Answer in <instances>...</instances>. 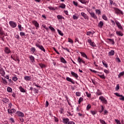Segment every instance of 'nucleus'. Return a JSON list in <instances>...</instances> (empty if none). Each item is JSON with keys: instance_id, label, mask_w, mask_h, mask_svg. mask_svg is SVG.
<instances>
[{"instance_id": "f257e3e1", "label": "nucleus", "mask_w": 124, "mask_h": 124, "mask_svg": "<svg viewBox=\"0 0 124 124\" xmlns=\"http://www.w3.org/2000/svg\"><path fill=\"white\" fill-rule=\"evenodd\" d=\"M9 24L10 27H11V28H12L13 29H15V28L17 27V23L13 21H9Z\"/></svg>"}, {"instance_id": "f03ea898", "label": "nucleus", "mask_w": 124, "mask_h": 124, "mask_svg": "<svg viewBox=\"0 0 124 124\" xmlns=\"http://www.w3.org/2000/svg\"><path fill=\"white\" fill-rule=\"evenodd\" d=\"M99 100L104 103V104H107V100L103 96H101L99 98Z\"/></svg>"}, {"instance_id": "7ed1b4c3", "label": "nucleus", "mask_w": 124, "mask_h": 124, "mask_svg": "<svg viewBox=\"0 0 124 124\" xmlns=\"http://www.w3.org/2000/svg\"><path fill=\"white\" fill-rule=\"evenodd\" d=\"M78 62L81 64V63H83V64H86V62L83 60V59L81 58V57H79L78 59Z\"/></svg>"}, {"instance_id": "20e7f679", "label": "nucleus", "mask_w": 124, "mask_h": 124, "mask_svg": "<svg viewBox=\"0 0 124 124\" xmlns=\"http://www.w3.org/2000/svg\"><path fill=\"white\" fill-rule=\"evenodd\" d=\"M88 12L89 14H90V16L92 18H93V19H97V16L95 15V14L93 12H90V11H88Z\"/></svg>"}, {"instance_id": "39448f33", "label": "nucleus", "mask_w": 124, "mask_h": 124, "mask_svg": "<svg viewBox=\"0 0 124 124\" xmlns=\"http://www.w3.org/2000/svg\"><path fill=\"white\" fill-rule=\"evenodd\" d=\"M114 9L116 14H122V15L124 14V13H123V11H122L121 10L117 8H114Z\"/></svg>"}, {"instance_id": "423d86ee", "label": "nucleus", "mask_w": 124, "mask_h": 124, "mask_svg": "<svg viewBox=\"0 0 124 124\" xmlns=\"http://www.w3.org/2000/svg\"><path fill=\"white\" fill-rule=\"evenodd\" d=\"M4 51V52L5 53V54H7V55H8V54H10V53H11V50H10V48H9L7 46L5 47Z\"/></svg>"}, {"instance_id": "0eeeda50", "label": "nucleus", "mask_w": 124, "mask_h": 124, "mask_svg": "<svg viewBox=\"0 0 124 124\" xmlns=\"http://www.w3.org/2000/svg\"><path fill=\"white\" fill-rule=\"evenodd\" d=\"M32 23L36 27V29L38 30V28H39V24L38 23V22H37V21H36V20H33L32 21Z\"/></svg>"}, {"instance_id": "6e6552de", "label": "nucleus", "mask_w": 124, "mask_h": 124, "mask_svg": "<svg viewBox=\"0 0 124 124\" xmlns=\"http://www.w3.org/2000/svg\"><path fill=\"white\" fill-rule=\"evenodd\" d=\"M71 74L73 77H74L76 79H78V77H79V76H78V74H76V73L71 71Z\"/></svg>"}, {"instance_id": "1a4fd4ad", "label": "nucleus", "mask_w": 124, "mask_h": 124, "mask_svg": "<svg viewBox=\"0 0 124 124\" xmlns=\"http://www.w3.org/2000/svg\"><path fill=\"white\" fill-rule=\"evenodd\" d=\"M66 81H68V82H70L72 84H75L74 80L69 77H67L66 78Z\"/></svg>"}, {"instance_id": "9d476101", "label": "nucleus", "mask_w": 124, "mask_h": 124, "mask_svg": "<svg viewBox=\"0 0 124 124\" xmlns=\"http://www.w3.org/2000/svg\"><path fill=\"white\" fill-rule=\"evenodd\" d=\"M62 122L64 124H68V123H69V119L67 118H63Z\"/></svg>"}, {"instance_id": "9b49d317", "label": "nucleus", "mask_w": 124, "mask_h": 124, "mask_svg": "<svg viewBox=\"0 0 124 124\" xmlns=\"http://www.w3.org/2000/svg\"><path fill=\"white\" fill-rule=\"evenodd\" d=\"M81 16H82V17H83L84 18V19L89 20V17H88V15H87V14H86L84 12H82L81 13Z\"/></svg>"}, {"instance_id": "f8f14e48", "label": "nucleus", "mask_w": 124, "mask_h": 124, "mask_svg": "<svg viewBox=\"0 0 124 124\" xmlns=\"http://www.w3.org/2000/svg\"><path fill=\"white\" fill-rule=\"evenodd\" d=\"M15 112H16V109L13 108L12 109H8V112L10 114H14V113H15Z\"/></svg>"}, {"instance_id": "ddd939ff", "label": "nucleus", "mask_w": 124, "mask_h": 124, "mask_svg": "<svg viewBox=\"0 0 124 124\" xmlns=\"http://www.w3.org/2000/svg\"><path fill=\"white\" fill-rule=\"evenodd\" d=\"M80 54H81V56L83 58H86L87 60H90V59L88 58V56H87V55L86 54V53H85V52H80Z\"/></svg>"}, {"instance_id": "4468645a", "label": "nucleus", "mask_w": 124, "mask_h": 124, "mask_svg": "<svg viewBox=\"0 0 124 124\" xmlns=\"http://www.w3.org/2000/svg\"><path fill=\"white\" fill-rule=\"evenodd\" d=\"M108 56H114L115 55V51L114 50H111L108 53Z\"/></svg>"}, {"instance_id": "2eb2a0df", "label": "nucleus", "mask_w": 124, "mask_h": 124, "mask_svg": "<svg viewBox=\"0 0 124 124\" xmlns=\"http://www.w3.org/2000/svg\"><path fill=\"white\" fill-rule=\"evenodd\" d=\"M16 114L18 116V117H24L25 114H24V113L21 112V111H17Z\"/></svg>"}, {"instance_id": "dca6fc26", "label": "nucleus", "mask_w": 124, "mask_h": 124, "mask_svg": "<svg viewBox=\"0 0 124 124\" xmlns=\"http://www.w3.org/2000/svg\"><path fill=\"white\" fill-rule=\"evenodd\" d=\"M31 79V76H25L24 77V79L25 80V81H30Z\"/></svg>"}, {"instance_id": "f3484780", "label": "nucleus", "mask_w": 124, "mask_h": 124, "mask_svg": "<svg viewBox=\"0 0 124 124\" xmlns=\"http://www.w3.org/2000/svg\"><path fill=\"white\" fill-rule=\"evenodd\" d=\"M0 74H1L2 76H4L5 75V72L3 69H0Z\"/></svg>"}, {"instance_id": "a211bd4d", "label": "nucleus", "mask_w": 124, "mask_h": 124, "mask_svg": "<svg viewBox=\"0 0 124 124\" xmlns=\"http://www.w3.org/2000/svg\"><path fill=\"white\" fill-rule=\"evenodd\" d=\"M116 34L118 35V36H123L124 33L122 32L121 31H116Z\"/></svg>"}, {"instance_id": "6ab92c4d", "label": "nucleus", "mask_w": 124, "mask_h": 124, "mask_svg": "<svg viewBox=\"0 0 124 124\" xmlns=\"http://www.w3.org/2000/svg\"><path fill=\"white\" fill-rule=\"evenodd\" d=\"M103 25H104L103 21H100L99 22V23H98V27L99 28H102V27H103Z\"/></svg>"}, {"instance_id": "aec40b11", "label": "nucleus", "mask_w": 124, "mask_h": 124, "mask_svg": "<svg viewBox=\"0 0 124 124\" xmlns=\"http://www.w3.org/2000/svg\"><path fill=\"white\" fill-rule=\"evenodd\" d=\"M60 61L61 62H62V63H67V62L65 61V59H64L63 57H61L60 58Z\"/></svg>"}, {"instance_id": "412c9836", "label": "nucleus", "mask_w": 124, "mask_h": 124, "mask_svg": "<svg viewBox=\"0 0 124 124\" xmlns=\"http://www.w3.org/2000/svg\"><path fill=\"white\" fill-rule=\"evenodd\" d=\"M19 91L21 92V93H25L26 92V90H25V89H24V88H22V86H20L18 88Z\"/></svg>"}, {"instance_id": "4be33fe9", "label": "nucleus", "mask_w": 124, "mask_h": 124, "mask_svg": "<svg viewBox=\"0 0 124 124\" xmlns=\"http://www.w3.org/2000/svg\"><path fill=\"white\" fill-rule=\"evenodd\" d=\"M2 102L4 103H8V102H9V99L6 98H3L2 99Z\"/></svg>"}, {"instance_id": "5701e85b", "label": "nucleus", "mask_w": 124, "mask_h": 124, "mask_svg": "<svg viewBox=\"0 0 124 124\" xmlns=\"http://www.w3.org/2000/svg\"><path fill=\"white\" fill-rule=\"evenodd\" d=\"M86 0H78V1H80L81 3H82V4H86V3H88V2H89Z\"/></svg>"}, {"instance_id": "b1692460", "label": "nucleus", "mask_w": 124, "mask_h": 124, "mask_svg": "<svg viewBox=\"0 0 124 124\" xmlns=\"http://www.w3.org/2000/svg\"><path fill=\"white\" fill-rule=\"evenodd\" d=\"M30 59V61H31V62H34L35 61H34V57H33V56L31 55L29 57Z\"/></svg>"}, {"instance_id": "393cba45", "label": "nucleus", "mask_w": 124, "mask_h": 124, "mask_svg": "<svg viewBox=\"0 0 124 124\" xmlns=\"http://www.w3.org/2000/svg\"><path fill=\"white\" fill-rule=\"evenodd\" d=\"M65 4H64L63 3H62L59 6V7L60 8H62V9H64V8H65Z\"/></svg>"}, {"instance_id": "a878e982", "label": "nucleus", "mask_w": 124, "mask_h": 124, "mask_svg": "<svg viewBox=\"0 0 124 124\" xmlns=\"http://www.w3.org/2000/svg\"><path fill=\"white\" fill-rule=\"evenodd\" d=\"M57 19H58V20H62V19H63V20H64V17L61 15H58L57 16Z\"/></svg>"}, {"instance_id": "bb28decb", "label": "nucleus", "mask_w": 124, "mask_h": 124, "mask_svg": "<svg viewBox=\"0 0 124 124\" xmlns=\"http://www.w3.org/2000/svg\"><path fill=\"white\" fill-rule=\"evenodd\" d=\"M102 63L103 64V65L106 67L107 68V67H108V63H107V62H106L105 61H102Z\"/></svg>"}, {"instance_id": "cd10ccee", "label": "nucleus", "mask_w": 124, "mask_h": 124, "mask_svg": "<svg viewBox=\"0 0 124 124\" xmlns=\"http://www.w3.org/2000/svg\"><path fill=\"white\" fill-rule=\"evenodd\" d=\"M100 107L101 108H99V113H102V111L104 110V107L103 106H101Z\"/></svg>"}, {"instance_id": "c85d7f7f", "label": "nucleus", "mask_w": 124, "mask_h": 124, "mask_svg": "<svg viewBox=\"0 0 124 124\" xmlns=\"http://www.w3.org/2000/svg\"><path fill=\"white\" fill-rule=\"evenodd\" d=\"M95 11L96 12V14H98V15H101V11H100V10L96 9Z\"/></svg>"}, {"instance_id": "c756f323", "label": "nucleus", "mask_w": 124, "mask_h": 124, "mask_svg": "<svg viewBox=\"0 0 124 124\" xmlns=\"http://www.w3.org/2000/svg\"><path fill=\"white\" fill-rule=\"evenodd\" d=\"M39 48H40V50H41V51H43V52H46V50H45V48H44V47H43V46H41Z\"/></svg>"}, {"instance_id": "7c9ffc66", "label": "nucleus", "mask_w": 124, "mask_h": 124, "mask_svg": "<svg viewBox=\"0 0 124 124\" xmlns=\"http://www.w3.org/2000/svg\"><path fill=\"white\" fill-rule=\"evenodd\" d=\"M96 94L97 95H101V94H102V92H101L100 90L98 89L96 92Z\"/></svg>"}, {"instance_id": "2f4dec72", "label": "nucleus", "mask_w": 124, "mask_h": 124, "mask_svg": "<svg viewBox=\"0 0 124 124\" xmlns=\"http://www.w3.org/2000/svg\"><path fill=\"white\" fill-rule=\"evenodd\" d=\"M1 79L2 80L3 83H4V85H7V81L6 80V79L3 78H2Z\"/></svg>"}, {"instance_id": "473e14b6", "label": "nucleus", "mask_w": 124, "mask_h": 124, "mask_svg": "<svg viewBox=\"0 0 124 124\" xmlns=\"http://www.w3.org/2000/svg\"><path fill=\"white\" fill-rule=\"evenodd\" d=\"M57 31H58L59 34H60V35H61V36H63V33H62V32L61 31H60V30L58 29L57 30Z\"/></svg>"}, {"instance_id": "72a5a7b5", "label": "nucleus", "mask_w": 124, "mask_h": 124, "mask_svg": "<svg viewBox=\"0 0 124 124\" xmlns=\"http://www.w3.org/2000/svg\"><path fill=\"white\" fill-rule=\"evenodd\" d=\"M49 29H50L51 31H53V32H55L56 31V30H55V28L52 26H49Z\"/></svg>"}, {"instance_id": "f704fd0d", "label": "nucleus", "mask_w": 124, "mask_h": 124, "mask_svg": "<svg viewBox=\"0 0 124 124\" xmlns=\"http://www.w3.org/2000/svg\"><path fill=\"white\" fill-rule=\"evenodd\" d=\"M3 34H4V32L2 30V28L0 27V35H2Z\"/></svg>"}, {"instance_id": "c9c22d12", "label": "nucleus", "mask_w": 124, "mask_h": 124, "mask_svg": "<svg viewBox=\"0 0 124 124\" xmlns=\"http://www.w3.org/2000/svg\"><path fill=\"white\" fill-rule=\"evenodd\" d=\"M7 91L8 93H12V88H11V87H8L7 88Z\"/></svg>"}, {"instance_id": "e433bc0d", "label": "nucleus", "mask_w": 124, "mask_h": 124, "mask_svg": "<svg viewBox=\"0 0 124 124\" xmlns=\"http://www.w3.org/2000/svg\"><path fill=\"white\" fill-rule=\"evenodd\" d=\"M102 18L105 20V21H107L108 20V18H107V16L105 15H102Z\"/></svg>"}, {"instance_id": "4c0bfd02", "label": "nucleus", "mask_w": 124, "mask_h": 124, "mask_svg": "<svg viewBox=\"0 0 124 124\" xmlns=\"http://www.w3.org/2000/svg\"><path fill=\"white\" fill-rule=\"evenodd\" d=\"M91 108H92V105H91V104H88V105L87 106L86 110H87V111H89V110H90V109H91Z\"/></svg>"}, {"instance_id": "58836bf2", "label": "nucleus", "mask_w": 124, "mask_h": 124, "mask_svg": "<svg viewBox=\"0 0 124 124\" xmlns=\"http://www.w3.org/2000/svg\"><path fill=\"white\" fill-rule=\"evenodd\" d=\"M31 51L33 54H34V52L36 51V49H35V48L32 47L31 48Z\"/></svg>"}, {"instance_id": "ea45409f", "label": "nucleus", "mask_w": 124, "mask_h": 124, "mask_svg": "<svg viewBox=\"0 0 124 124\" xmlns=\"http://www.w3.org/2000/svg\"><path fill=\"white\" fill-rule=\"evenodd\" d=\"M99 121H100V124H106V122H105V121H104L103 120L100 119Z\"/></svg>"}, {"instance_id": "a19ab883", "label": "nucleus", "mask_w": 124, "mask_h": 124, "mask_svg": "<svg viewBox=\"0 0 124 124\" xmlns=\"http://www.w3.org/2000/svg\"><path fill=\"white\" fill-rule=\"evenodd\" d=\"M78 18L79 17L77 16L76 15H74L73 16V19H74V20H77Z\"/></svg>"}, {"instance_id": "79ce46f5", "label": "nucleus", "mask_w": 124, "mask_h": 124, "mask_svg": "<svg viewBox=\"0 0 124 124\" xmlns=\"http://www.w3.org/2000/svg\"><path fill=\"white\" fill-rule=\"evenodd\" d=\"M108 40L110 41V42L112 44V45H114L115 44V42L114 41V40L111 39H108Z\"/></svg>"}, {"instance_id": "37998d69", "label": "nucleus", "mask_w": 124, "mask_h": 124, "mask_svg": "<svg viewBox=\"0 0 124 124\" xmlns=\"http://www.w3.org/2000/svg\"><path fill=\"white\" fill-rule=\"evenodd\" d=\"M124 75V72L120 73V74L118 75V78H121V77L123 76Z\"/></svg>"}, {"instance_id": "c03bdc74", "label": "nucleus", "mask_w": 124, "mask_h": 124, "mask_svg": "<svg viewBox=\"0 0 124 124\" xmlns=\"http://www.w3.org/2000/svg\"><path fill=\"white\" fill-rule=\"evenodd\" d=\"M115 23L116 24V26H117L118 27L121 25V23L119 22L118 20H115Z\"/></svg>"}, {"instance_id": "a18cd8bd", "label": "nucleus", "mask_w": 124, "mask_h": 124, "mask_svg": "<svg viewBox=\"0 0 124 124\" xmlns=\"http://www.w3.org/2000/svg\"><path fill=\"white\" fill-rule=\"evenodd\" d=\"M83 97H80L79 98V99H78V104H81V103L82 101H83Z\"/></svg>"}, {"instance_id": "49530a36", "label": "nucleus", "mask_w": 124, "mask_h": 124, "mask_svg": "<svg viewBox=\"0 0 124 124\" xmlns=\"http://www.w3.org/2000/svg\"><path fill=\"white\" fill-rule=\"evenodd\" d=\"M12 80L14 81V82H16L18 80V78L16 77H14L12 78Z\"/></svg>"}, {"instance_id": "de8ad7c7", "label": "nucleus", "mask_w": 124, "mask_h": 124, "mask_svg": "<svg viewBox=\"0 0 124 124\" xmlns=\"http://www.w3.org/2000/svg\"><path fill=\"white\" fill-rule=\"evenodd\" d=\"M48 9H49V10H56V9H55V8L52 7V6H49L48 7Z\"/></svg>"}, {"instance_id": "09e8293b", "label": "nucleus", "mask_w": 124, "mask_h": 124, "mask_svg": "<svg viewBox=\"0 0 124 124\" xmlns=\"http://www.w3.org/2000/svg\"><path fill=\"white\" fill-rule=\"evenodd\" d=\"M116 91H119L120 90V84H117L116 88H115Z\"/></svg>"}, {"instance_id": "8fccbe9b", "label": "nucleus", "mask_w": 124, "mask_h": 124, "mask_svg": "<svg viewBox=\"0 0 124 124\" xmlns=\"http://www.w3.org/2000/svg\"><path fill=\"white\" fill-rule=\"evenodd\" d=\"M115 122L117 124H121V121L118 119H115Z\"/></svg>"}, {"instance_id": "3c124183", "label": "nucleus", "mask_w": 124, "mask_h": 124, "mask_svg": "<svg viewBox=\"0 0 124 124\" xmlns=\"http://www.w3.org/2000/svg\"><path fill=\"white\" fill-rule=\"evenodd\" d=\"M87 35H90V36L93 35V32L92 31H88L87 32Z\"/></svg>"}, {"instance_id": "603ef678", "label": "nucleus", "mask_w": 124, "mask_h": 124, "mask_svg": "<svg viewBox=\"0 0 124 124\" xmlns=\"http://www.w3.org/2000/svg\"><path fill=\"white\" fill-rule=\"evenodd\" d=\"M59 112L60 114H63V112H64L63 108H61Z\"/></svg>"}, {"instance_id": "864d4df0", "label": "nucleus", "mask_w": 124, "mask_h": 124, "mask_svg": "<svg viewBox=\"0 0 124 124\" xmlns=\"http://www.w3.org/2000/svg\"><path fill=\"white\" fill-rule=\"evenodd\" d=\"M68 42H69L70 43H71L72 44L73 43V40L70 38H68Z\"/></svg>"}, {"instance_id": "5fc2aeb1", "label": "nucleus", "mask_w": 124, "mask_h": 124, "mask_svg": "<svg viewBox=\"0 0 124 124\" xmlns=\"http://www.w3.org/2000/svg\"><path fill=\"white\" fill-rule=\"evenodd\" d=\"M100 78H102V79H105V77H104V75H98Z\"/></svg>"}, {"instance_id": "6e6d98bb", "label": "nucleus", "mask_w": 124, "mask_h": 124, "mask_svg": "<svg viewBox=\"0 0 124 124\" xmlns=\"http://www.w3.org/2000/svg\"><path fill=\"white\" fill-rule=\"evenodd\" d=\"M76 95H77V96H81V93L76 92Z\"/></svg>"}, {"instance_id": "4d7b16f0", "label": "nucleus", "mask_w": 124, "mask_h": 124, "mask_svg": "<svg viewBox=\"0 0 124 124\" xmlns=\"http://www.w3.org/2000/svg\"><path fill=\"white\" fill-rule=\"evenodd\" d=\"M91 46L92 47H95V44L93 42H92V43L90 44Z\"/></svg>"}, {"instance_id": "13d9d810", "label": "nucleus", "mask_w": 124, "mask_h": 124, "mask_svg": "<svg viewBox=\"0 0 124 124\" xmlns=\"http://www.w3.org/2000/svg\"><path fill=\"white\" fill-rule=\"evenodd\" d=\"M120 98H119V99L120 100H123V101H124V96H123V95H122V96H120Z\"/></svg>"}, {"instance_id": "bf43d9fd", "label": "nucleus", "mask_w": 124, "mask_h": 124, "mask_svg": "<svg viewBox=\"0 0 124 124\" xmlns=\"http://www.w3.org/2000/svg\"><path fill=\"white\" fill-rule=\"evenodd\" d=\"M91 113L93 115V116H94V115L96 114V112L95 111H93V110L91 111Z\"/></svg>"}, {"instance_id": "052dcab7", "label": "nucleus", "mask_w": 124, "mask_h": 124, "mask_svg": "<svg viewBox=\"0 0 124 124\" xmlns=\"http://www.w3.org/2000/svg\"><path fill=\"white\" fill-rule=\"evenodd\" d=\"M20 35L21 36H25V32H20Z\"/></svg>"}, {"instance_id": "680f3d73", "label": "nucleus", "mask_w": 124, "mask_h": 124, "mask_svg": "<svg viewBox=\"0 0 124 124\" xmlns=\"http://www.w3.org/2000/svg\"><path fill=\"white\" fill-rule=\"evenodd\" d=\"M87 97H91V94L90 93H88V92H86Z\"/></svg>"}, {"instance_id": "e2e57ef3", "label": "nucleus", "mask_w": 124, "mask_h": 124, "mask_svg": "<svg viewBox=\"0 0 124 124\" xmlns=\"http://www.w3.org/2000/svg\"><path fill=\"white\" fill-rule=\"evenodd\" d=\"M114 94L115 95H116V96H119V97H120V96H122V95H120L119 93H114Z\"/></svg>"}, {"instance_id": "0e129e2a", "label": "nucleus", "mask_w": 124, "mask_h": 124, "mask_svg": "<svg viewBox=\"0 0 124 124\" xmlns=\"http://www.w3.org/2000/svg\"><path fill=\"white\" fill-rule=\"evenodd\" d=\"M54 121L56 123H58V122H59V119L58 118H57V117L54 116Z\"/></svg>"}, {"instance_id": "69168bd1", "label": "nucleus", "mask_w": 124, "mask_h": 124, "mask_svg": "<svg viewBox=\"0 0 124 124\" xmlns=\"http://www.w3.org/2000/svg\"><path fill=\"white\" fill-rule=\"evenodd\" d=\"M39 65H40V67H41L42 68H43V67H45V65H44L43 63L39 64Z\"/></svg>"}, {"instance_id": "338daca9", "label": "nucleus", "mask_w": 124, "mask_h": 124, "mask_svg": "<svg viewBox=\"0 0 124 124\" xmlns=\"http://www.w3.org/2000/svg\"><path fill=\"white\" fill-rule=\"evenodd\" d=\"M116 60L117 62H121V60L119 57L116 58Z\"/></svg>"}, {"instance_id": "774afa93", "label": "nucleus", "mask_w": 124, "mask_h": 124, "mask_svg": "<svg viewBox=\"0 0 124 124\" xmlns=\"http://www.w3.org/2000/svg\"><path fill=\"white\" fill-rule=\"evenodd\" d=\"M68 124H75V123L73 121H69Z\"/></svg>"}]
</instances>
